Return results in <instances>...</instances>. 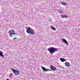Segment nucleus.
Returning a JSON list of instances; mask_svg holds the SVG:
<instances>
[{
  "label": "nucleus",
  "instance_id": "15",
  "mask_svg": "<svg viewBox=\"0 0 80 80\" xmlns=\"http://www.w3.org/2000/svg\"><path fill=\"white\" fill-rule=\"evenodd\" d=\"M51 28L52 30H56V28L52 27V26H51Z\"/></svg>",
  "mask_w": 80,
  "mask_h": 80
},
{
  "label": "nucleus",
  "instance_id": "11",
  "mask_svg": "<svg viewBox=\"0 0 80 80\" xmlns=\"http://www.w3.org/2000/svg\"><path fill=\"white\" fill-rule=\"evenodd\" d=\"M61 17L62 18H67V16L65 15H62L61 16Z\"/></svg>",
  "mask_w": 80,
  "mask_h": 80
},
{
  "label": "nucleus",
  "instance_id": "10",
  "mask_svg": "<svg viewBox=\"0 0 80 80\" xmlns=\"http://www.w3.org/2000/svg\"><path fill=\"white\" fill-rule=\"evenodd\" d=\"M0 56L3 58L4 57V56L3 55V52L1 51H0Z\"/></svg>",
  "mask_w": 80,
  "mask_h": 80
},
{
  "label": "nucleus",
  "instance_id": "5",
  "mask_svg": "<svg viewBox=\"0 0 80 80\" xmlns=\"http://www.w3.org/2000/svg\"><path fill=\"white\" fill-rule=\"evenodd\" d=\"M27 29L26 30V32L27 33H30V32L31 30V29H32V28L29 27H27Z\"/></svg>",
  "mask_w": 80,
  "mask_h": 80
},
{
  "label": "nucleus",
  "instance_id": "13",
  "mask_svg": "<svg viewBox=\"0 0 80 80\" xmlns=\"http://www.w3.org/2000/svg\"><path fill=\"white\" fill-rule=\"evenodd\" d=\"M60 60L62 62H63L65 61V59L64 58H61Z\"/></svg>",
  "mask_w": 80,
  "mask_h": 80
},
{
  "label": "nucleus",
  "instance_id": "3",
  "mask_svg": "<svg viewBox=\"0 0 80 80\" xmlns=\"http://www.w3.org/2000/svg\"><path fill=\"white\" fill-rule=\"evenodd\" d=\"M9 33L10 35H16V36L18 35V34L15 33L13 30H11L9 31Z\"/></svg>",
  "mask_w": 80,
  "mask_h": 80
},
{
  "label": "nucleus",
  "instance_id": "16",
  "mask_svg": "<svg viewBox=\"0 0 80 80\" xmlns=\"http://www.w3.org/2000/svg\"><path fill=\"white\" fill-rule=\"evenodd\" d=\"M17 38H13V40H17Z\"/></svg>",
  "mask_w": 80,
  "mask_h": 80
},
{
  "label": "nucleus",
  "instance_id": "17",
  "mask_svg": "<svg viewBox=\"0 0 80 80\" xmlns=\"http://www.w3.org/2000/svg\"><path fill=\"white\" fill-rule=\"evenodd\" d=\"M6 80H9V79H7Z\"/></svg>",
  "mask_w": 80,
  "mask_h": 80
},
{
  "label": "nucleus",
  "instance_id": "7",
  "mask_svg": "<svg viewBox=\"0 0 80 80\" xmlns=\"http://www.w3.org/2000/svg\"><path fill=\"white\" fill-rule=\"evenodd\" d=\"M50 68L52 70H53V71H55L57 69H56V68L55 67L53 66L52 65H51L50 66Z\"/></svg>",
  "mask_w": 80,
  "mask_h": 80
},
{
  "label": "nucleus",
  "instance_id": "12",
  "mask_svg": "<svg viewBox=\"0 0 80 80\" xmlns=\"http://www.w3.org/2000/svg\"><path fill=\"white\" fill-rule=\"evenodd\" d=\"M61 4L62 5H63L64 6H66V5H67V3L65 2H62L61 3Z\"/></svg>",
  "mask_w": 80,
  "mask_h": 80
},
{
  "label": "nucleus",
  "instance_id": "18",
  "mask_svg": "<svg viewBox=\"0 0 80 80\" xmlns=\"http://www.w3.org/2000/svg\"><path fill=\"white\" fill-rule=\"evenodd\" d=\"M11 37H12V36H11Z\"/></svg>",
  "mask_w": 80,
  "mask_h": 80
},
{
  "label": "nucleus",
  "instance_id": "2",
  "mask_svg": "<svg viewBox=\"0 0 80 80\" xmlns=\"http://www.w3.org/2000/svg\"><path fill=\"white\" fill-rule=\"evenodd\" d=\"M11 70L13 72L14 75H18L20 74V71L18 70H15L13 68H11Z\"/></svg>",
  "mask_w": 80,
  "mask_h": 80
},
{
  "label": "nucleus",
  "instance_id": "9",
  "mask_svg": "<svg viewBox=\"0 0 80 80\" xmlns=\"http://www.w3.org/2000/svg\"><path fill=\"white\" fill-rule=\"evenodd\" d=\"M65 66L68 67H70V63L68 62H66V63H65Z\"/></svg>",
  "mask_w": 80,
  "mask_h": 80
},
{
  "label": "nucleus",
  "instance_id": "1",
  "mask_svg": "<svg viewBox=\"0 0 80 80\" xmlns=\"http://www.w3.org/2000/svg\"><path fill=\"white\" fill-rule=\"evenodd\" d=\"M48 50L51 54H53V53H54L55 52L57 51V48L51 47L49 48L48 49Z\"/></svg>",
  "mask_w": 80,
  "mask_h": 80
},
{
  "label": "nucleus",
  "instance_id": "4",
  "mask_svg": "<svg viewBox=\"0 0 80 80\" xmlns=\"http://www.w3.org/2000/svg\"><path fill=\"white\" fill-rule=\"evenodd\" d=\"M41 68L44 72H49L50 71V69H47L44 67H42Z\"/></svg>",
  "mask_w": 80,
  "mask_h": 80
},
{
  "label": "nucleus",
  "instance_id": "8",
  "mask_svg": "<svg viewBox=\"0 0 80 80\" xmlns=\"http://www.w3.org/2000/svg\"><path fill=\"white\" fill-rule=\"evenodd\" d=\"M62 40L63 41V42H64V43H66L67 45H68V43L66 39L64 38H62Z\"/></svg>",
  "mask_w": 80,
  "mask_h": 80
},
{
  "label": "nucleus",
  "instance_id": "14",
  "mask_svg": "<svg viewBox=\"0 0 80 80\" xmlns=\"http://www.w3.org/2000/svg\"><path fill=\"white\" fill-rule=\"evenodd\" d=\"M58 12L60 13H63V10H59Z\"/></svg>",
  "mask_w": 80,
  "mask_h": 80
},
{
  "label": "nucleus",
  "instance_id": "6",
  "mask_svg": "<svg viewBox=\"0 0 80 80\" xmlns=\"http://www.w3.org/2000/svg\"><path fill=\"white\" fill-rule=\"evenodd\" d=\"M29 34L30 35H34L35 33L34 32V30L32 29H31L30 31H29Z\"/></svg>",
  "mask_w": 80,
  "mask_h": 80
}]
</instances>
